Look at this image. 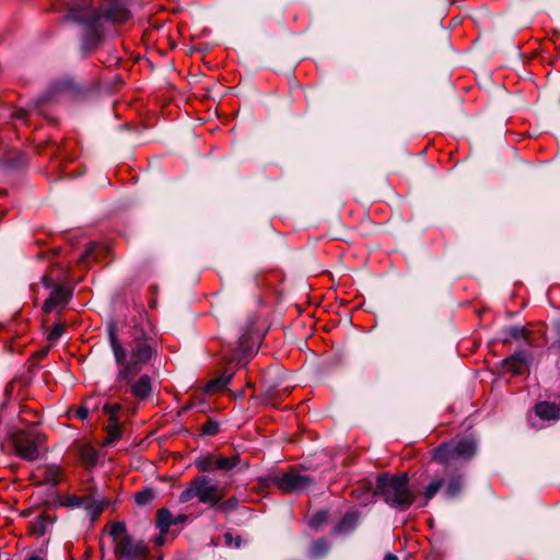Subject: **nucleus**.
<instances>
[{
	"label": "nucleus",
	"instance_id": "5701e85b",
	"mask_svg": "<svg viewBox=\"0 0 560 560\" xmlns=\"http://www.w3.org/2000/svg\"><path fill=\"white\" fill-rule=\"evenodd\" d=\"M80 457L86 466H94L98 459L96 450L90 445L80 448Z\"/></svg>",
	"mask_w": 560,
	"mask_h": 560
},
{
	"label": "nucleus",
	"instance_id": "473e14b6",
	"mask_svg": "<svg viewBox=\"0 0 560 560\" xmlns=\"http://www.w3.org/2000/svg\"><path fill=\"white\" fill-rule=\"evenodd\" d=\"M75 413L78 418L85 420L89 417L90 408L86 405L80 406Z\"/></svg>",
	"mask_w": 560,
	"mask_h": 560
},
{
	"label": "nucleus",
	"instance_id": "1a4fd4ad",
	"mask_svg": "<svg viewBox=\"0 0 560 560\" xmlns=\"http://www.w3.org/2000/svg\"><path fill=\"white\" fill-rule=\"evenodd\" d=\"M43 284L50 289L49 296L43 305V311L51 313L65 308L72 298V289L68 285L52 282L48 276L43 277Z\"/></svg>",
	"mask_w": 560,
	"mask_h": 560
},
{
	"label": "nucleus",
	"instance_id": "9d476101",
	"mask_svg": "<svg viewBox=\"0 0 560 560\" xmlns=\"http://www.w3.org/2000/svg\"><path fill=\"white\" fill-rule=\"evenodd\" d=\"M271 480L283 493L301 492L313 483L308 476L295 470L287 471L281 476H275Z\"/></svg>",
	"mask_w": 560,
	"mask_h": 560
},
{
	"label": "nucleus",
	"instance_id": "0eeeda50",
	"mask_svg": "<svg viewBox=\"0 0 560 560\" xmlns=\"http://www.w3.org/2000/svg\"><path fill=\"white\" fill-rule=\"evenodd\" d=\"M86 8H89L88 1L80 0V2L70 9L68 19L86 24V33L84 34L83 38V47L90 48L98 43L101 35L98 31L100 22H92L93 13L90 12Z\"/></svg>",
	"mask_w": 560,
	"mask_h": 560
},
{
	"label": "nucleus",
	"instance_id": "7c9ffc66",
	"mask_svg": "<svg viewBox=\"0 0 560 560\" xmlns=\"http://www.w3.org/2000/svg\"><path fill=\"white\" fill-rule=\"evenodd\" d=\"M62 332H63V326L60 324L55 325L48 334V340L49 341L58 340L61 337Z\"/></svg>",
	"mask_w": 560,
	"mask_h": 560
},
{
	"label": "nucleus",
	"instance_id": "412c9836",
	"mask_svg": "<svg viewBox=\"0 0 560 560\" xmlns=\"http://www.w3.org/2000/svg\"><path fill=\"white\" fill-rule=\"evenodd\" d=\"M463 489V478L460 476H455L450 478L447 483L445 485L444 495L448 499L455 498L460 493Z\"/></svg>",
	"mask_w": 560,
	"mask_h": 560
},
{
	"label": "nucleus",
	"instance_id": "39448f33",
	"mask_svg": "<svg viewBox=\"0 0 560 560\" xmlns=\"http://www.w3.org/2000/svg\"><path fill=\"white\" fill-rule=\"evenodd\" d=\"M477 445L472 439H460L444 443L436 447L433 458L442 464L456 460H469L476 454Z\"/></svg>",
	"mask_w": 560,
	"mask_h": 560
},
{
	"label": "nucleus",
	"instance_id": "9b49d317",
	"mask_svg": "<svg viewBox=\"0 0 560 560\" xmlns=\"http://www.w3.org/2000/svg\"><path fill=\"white\" fill-rule=\"evenodd\" d=\"M256 349V341L253 336L246 331L243 332L238 338V346L230 354L224 355V360L235 365H245Z\"/></svg>",
	"mask_w": 560,
	"mask_h": 560
},
{
	"label": "nucleus",
	"instance_id": "f3484780",
	"mask_svg": "<svg viewBox=\"0 0 560 560\" xmlns=\"http://www.w3.org/2000/svg\"><path fill=\"white\" fill-rule=\"evenodd\" d=\"M217 456L215 455H201L195 460V466L199 471L212 472L217 470Z\"/></svg>",
	"mask_w": 560,
	"mask_h": 560
},
{
	"label": "nucleus",
	"instance_id": "ddd939ff",
	"mask_svg": "<svg viewBox=\"0 0 560 560\" xmlns=\"http://www.w3.org/2000/svg\"><path fill=\"white\" fill-rule=\"evenodd\" d=\"M52 524L54 518L47 513H42L30 523L28 533L34 537H42L49 532Z\"/></svg>",
	"mask_w": 560,
	"mask_h": 560
},
{
	"label": "nucleus",
	"instance_id": "4be33fe9",
	"mask_svg": "<svg viewBox=\"0 0 560 560\" xmlns=\"http://www.w3.org/2000/svg\"><path fill=\"white\" fill-rule=\"evenodd\" d=\"M241 463V458L238 455H233L231 457L225 456H217V470L230 471L235 468Z\"/></svg>",
	"mask_w": 560,
	"mask_h": 560
},
{
	"label": "nucleus",
	"instance_id": "393cba45",
	"mask_svg": "<svg viewBox=\"0 0 560 560\" xmlns=\"http://www.w3.org/2000/svg\"><path fill=\"white\" fill-rule=\"evenodd\" d=\"M154 491L150 488L143 489L135 494V501L138 505H147L154 500Z\"/></svg>",
	"mask_w": 560,
	"mask_h": 560
},
{
	"label": "nucleus",
	"instance_id": "2f4dec72",
	"mask_svg": "<svg viewBox=\"0 0 560 560\" xmlns=\"http://www.w3.org/2000/svg\"><path fill=\"white\" fill-rule=\"evenodd\" d=\"M326 520H327V513H326V512H324V511L318 512V513H316V514L312 517V520H311V525H312L313 527H317V526H319L322 523L326 522Z\"/></svg>",
	"mask_w": 560,
	"mask_h": 560
},
{
	"label": "nucleus",
	"instance_id": "a878e982",
	"mask_svg": "<svg viewBox=\"0 0 560 560\" xmlns=\"http://www.w3.org/2000/svg\"><path fill=\"white\" fill-rule=\"evenodd\" d=\"M121 410L120 404H106L103 406V411L108 416V422H120L119 412Z\"/></svg>",
	"mask_w": 560,
	"mask_h": 560
},
{
	"label": "nucleus",
	"instance_id": "4468645a",
	"mask_svg": "<svg viewBox=\"0 0 560 560\" xmlns=\"http://www.w3.org/2000/svg\"><path fill=\"white\" fill-rule=\"evenodd\" d=\"M525 370V357L522 353H517L511 355L505 359L502 363V371L504 374H510L511 376H517L523 373Z\"/></svg>",
	"mask_w": 560,
	"mask_h": 560
},
{
	"label": "nucleus",
	"instance_id": "4c0bfd02",
	"mask_svg": "<svg viewBox=\"0 0 560 560\" xmlns=\"http://www.w3.org/2000/svg\"><path fill=\"white\" fill-rule=\"evenodd\" d=\"M26 560H44V559L39 556H31Z\"/></svg>",
	"mask_w": 560,
	"mask_h": 560
},
{
	"label": "nucleus",
	"instance_id": "20e7f679",
	"mask_svg": "<svg viewBox=\"0 0 560 560\" xmlns=\"http://www.w3.org/2000/svg\"><path fill=\"white\" fill-rule=\"evenodd\" d=\"M114 553L122 560H144L149 549L141 539L132 537L124 522H114L109 527Z\"/></svg>",
	"mask_w": 560,
	"mask_h": 560
},
{
	"label": "nucleus",
	"instance_id": "c85d7f7f",
	"mask_svg": "<svg viewBox=\"0 0 560 560\" xmlns=\"http://www.w3.org/2000/svg\"><path fill=\"white\" fill-rule=\"evenodd\" d=\"M201 431L205 435H215L219 432V423L213 420H208L202 424Z\"/></svg>",
	"mask_w": 560,
	"mask_h": 560
},
{
	"label": "nucleus",
	"instance_id": "cd10ccee",
	"mask_svg": "<svg viewBox=\"0 0 560 560\" xmlns=\"http://www.w3.org/2000/svg\"><path fill=\"white\" fill-rule=\"evenodd\" d=\"M86 497L69 495L65 499V505L68 508H83Z\"/></svg>",
	"mask_w": 560,
	"mask_h": 560
},
{
	"label": "nucleus",
	"instance_id": "e433bc0d",
	"mask_svg": "<svg viewBox=\"0 0 560 560\" xmlns=\"http://www.w3.org/2000/svg\"><path fill=\"white\" fill-rule=\"evenodd\" d=\"M384 560H398V558L395 555L388 553L385 556Z\"/></svg>",
	"mask_w": 560,
	"mask_h": 560
},
{
	"label": "nucleus",
	"instance_id": "58836bf2",
	"mask_svg": "<svg viewBox=\"0 0 560 560\" xmlns=\"http://www.w3.org/2000/svg\"><path fill=\"white\" fill-rule=\"evenodd\" d=\"M558 345H559V348H560V324H559V327H558Z\"/></svg>",
	"mask_w": 560,
	"mask_h": 560
},
{
	"label": "nucleus",
	"instance_id": "f704fd0d",
	"mask_svg": "<svg viewBox=\"0 0 560 560\" xmlns=\"http://www.w3.org/2000/svg\"><path fill=\"white\" fill-rule=\"evenodd\" d=\"M348 521H354V517L351 515H346L341 522V525L343 526Z\"/></svg>",
	"mask_w": 560,
	"mask_h": 560
},
{
	"label": "nucleus",
	"instance_id": "423d86ee",
	"mask_svg": "<svg viewBox=\"0 0 560 560\" xmlns=\"http://www.w3.org/2000/svg\"><path fill=\"white\" fill-rule=\"evenodd\" d=\"M14 453L22 459L33 462L39 456V445L44 436L33 431H19L12 435Z\"/></svg>",
	"mask_w": 560,
	"mask_h": 560
},
{
	"label": "nucleus",
	"instance_id": "a211bd4d",
	"mask_svg": "<svg viewBox=\"0 0 560 560\" xmlns=\"http://www.w3.org/2000/svg\"><path fill=\"white\" fill-rule=\"evenodd\" d=\"M233 374H234L233 372H229V373L225 372L220 377L210 381L206 385V392L209 394H213V393H217V392L223 389L231 382Z\"/></svg>",
	"mask_w": 560,
	"mask_h": 560
},
{
	"label": "nucleus",
	"instance_id": "f03ea898",
	"mask_svg": "<svg viewBox=\"0 0 560 560\" xmlns=\"http://www.w3.org/2000/svg\"><path fill=\"white\" fill-rule=\"evenodd\" d=\"M363 494L365 498L361 499L362 504H366L374 495H381L389 506L399 510H407L415 501V494L409 487L408 475L405 472L394 476H378L374 492L368 490Z\"/></svg>",
	"mask_w": 560,
	"mask_h": 560
},
{
	"label": "nucleus",
	"instance_id": "2eb2a0df",
	"mask_svg": "<svg viewBox=\"0 0 560 560\" xmlns=\"http://www.w3.org/2000/svg\"><path fill=\"white\" fill-rule=\"evenodd\" d=\"M535 412L541 420H558L560 408L556 402L540 401L535 406Z\"/></svg>",
	"mask_w": 560,
	"mask_h": 560
},
{
	"label": "nucleus",
	"instance_id": "b1692460",
	"mask_svg": "<svg viewBox=\"0 0 560 560\" xmlns=\"http://www.w3.org/2000/svg\"><path fill=\"white\" fill-rule=\"evenodd\" d=\"M443 486H444L443 479H435V480L431 481L428 485V487L425 488L424 493H423L425 503H428L432 498H434V495L442 489Z\"/></svg>",
	"mask_w": 560,
	"mask_h": 560
},
{
	"label": "nucleus",
	"instance_id": "aec40b11",
	"mask_svg": "<svg viewBox=\"0 0 560 560\" xmlns=\"http://www.w3.org/2000/svg\"><path fill=\"white\" fill-rule=\"evenodd\" d=\"M61 480V470L58 466H47L43 470V482L56 486Z\"/></svg>",
	"mask_w": 560,
	"mask_h": 560
},
{
	"label": "nucleus",
	"instance_id": "f8f14e48",
	"mask_svg": "<svg viewBox=\"0 0 560 560\" xmlns=\"http://www.w3.org/2000/svg\"><path fill=\"white\" fill-rule=\"evenodd\" d=\"M187 521L185 514L174 516L170 510L162 508L156 513V527L161 533H166L172 525H177Z\"/></svg>",
	"mask_w": 560,
	"mask_h": 560
},
{
	"label": "nucleus",
	"instance_id": "6ab92c4d",
	"mask_svg": "<svg viewBox=\"0 0 560 560\" xmlns=\"http://www.w3.org/2000/svg\"><path fill=\"white\" fill-rule=\"evenodd\" d=\"M83 509L86 511L91 520H96L104 510V502L86 497Z\"/></svg>",
	"mask_w": 560,
	"mask_h": 560
},
{
	"label": "nucleus",
	"instance_id": "f257e3e1",
	"mask_svg": "<svg viewBox=\"0 0 560 560\" xmlns=\"http://www.w3.org/2000/svg\"><path fill=\"white\" fill-rule=\"evenodd\" d=\"M108 341L114 354L115 363L118 365L116 375V386L122 387L130 385L131 394L144 399L151 393V378L148 375H141L137 381L132 382L143 366L154 355L155 351L147 339L136 338L131 345L129 354L118 340L116 326L112 324L108 327Z\"/></svg>",
	"mask_w": 560,
	"mask_h": 560
},
{
	"label": "nucleus",
	"instance_id": "6e6552de",
	"mask_svg": "<svg viewBox=\"0 0 560 560\" xmlns=\"http://www.w3.org/2000/svg\"><path fill=\"white\" fill-rule=\"evenodd\" d=\"M90 12L93 13L92 22H101L106 20L109 22L124 23L129 16L130 12L119 0H104L97 8L92 9L88 2Z\"/></svg>",
	"mask_w": 560,
	"mask_h": 560
},
{
	"label": "nucleus",
	"instance_id": "72a5a7b5",
	"mask_svg": "<svg viewBox=\"0 0 560 560\" xmlns=\"http://www.w3.org/2000/svg\"><path fill=\"white\" fill-rule=\"evenodd\" d=\"M94 248H95V244H93V243L89 244L84 254L80 257V261L81 262L85 261L92 255Z\"/></svg>",
	"mask_w": 560,
	"mask_h": 560
},
{
	"label": "nucleus",
	"instance_id": "bb28decb",
	"mask_svg": "<svg viewBox=\"0 0 560 560\" xmlns=\"http://www.w3.org/2000/svg\"><path fill=\"white\" fill-rule=\"evenodd\" d=\"M328 542L325 539H319L313 544L311 553L313 557H322L328 551Z\"/></svg>",
	"mask_w": 560,
	"mask_h": 560
},
{
	"label": "nucleus",
	"instance_id": "7ed1b4c3",
	"mask_svg": "<svg viewBox=\"0 0 560 560\" xmlns=\"http://www.w3.org/2000/svg\"><path fill=\"white\" fill-rule=\"evenodd\" d=\"M224 497V490L207 475H198L186 483L178 495L179 503L197 500L199 503L214 508Z\"/></svg>",
	"mask_w": 560,
	"mask_h": 560
},
{
	"label": "nucleus",
	"instance_id": "c9c22d12",
	"mask_svg": "<svg viewBox=\"0 0 560 560\" xmlns=\"http://www.w3.org/2000/svg\"><path fill=\"white\" fill-rule=\"evenodd\" d=\"M232 538H233V536H232V534H230V533H226V534L224 535V539H225V541H226V544H228V545H231V542H232Z\"/></svg>",
	"mask_w": 560,
	"mask_h": 560
},
{
	"label": "nucleus",
	"instance_id": "c756f323",
	"mask_svg": "<svg viewBox=\"0 0 560 560\" xmlns=\"http://www.w3.org/2000/svg\"><path fill=\"white\" fill-rule=\"evenodd\" d=\"M237 505V500L235 498L228 499L222 503H218L215 506L219 512H230L234 510Z\"/></svg>",
	"mask_w": 560,
	"mask_h": 560
},
{
	"label": "nucleus",
	"instance_id": "dca6fc26",
	"mask_svg": "<svg viewBox=\"0 0 560 560\" xmlns=\"http://www.w3.org/2000/svg\"><path fill=\"white\" fill-rule=\"evenodd\" d=\"M106 438L103 445L109 446L120 440L122 435L121 422H108L105 427Z\"/></svg>",
	"mask_w": 560,
	"mask_h": 560
}]
</instances>
